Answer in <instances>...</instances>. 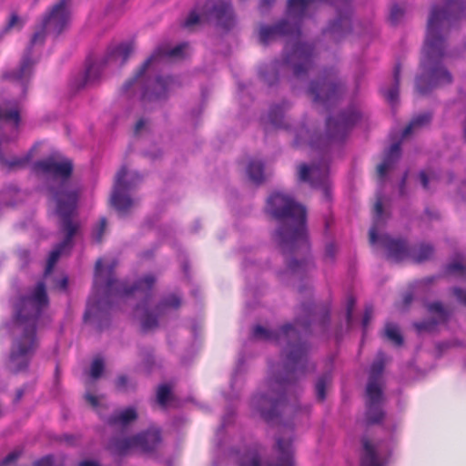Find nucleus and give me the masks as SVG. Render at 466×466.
<instances>
[{
	"label": "nucleus",
	"instance_id": "f257e3e1",
	"mask_svg": "<svg viewBox=\"0 0 466 466\" xmlns=\"http://www.w3.org/2000/svg\"><path fill=\"white\" fill-rule=\"evenodd\" d=\"M301 310L304 319L297 318L293 324H285L279 330H269L260 325L253 329V337L278 344L286 343L283 375L271 378L268 381V391L253 396L251 405L267 421L272 422L279 417L286 405L285 391L289 385L295 382L306 373L308 345L301 340L299 332L309 331L311 322L315 320L316 305L312 302L303 303Z\"/></svg>",
	"mask_w": 466,
	"mask_h": 466
},
{
	"label": "nucleus",
	"instance_id": "f03ea898",
	"mask_svg": "<svg viewBox=\"0 0 466 466\" xmlns=\"http://www.w3.org/2000/svg\"><path fill=\"white\" fill-rule=\"evenodd\" d=\"M328 2L338 9V17L323 30L325 38L335 43L342 41L351 32L350 0H288L287 18L274 25H262L259 29V42L268 45L279 37H289V44L293 46L292 52L284 60L274 62L271 68L291 69L296 78L305 77L313 66L314 46L299 42L301 35L300 24L307 11L316 3Z\"/></svg>",
	"mask_w": 466,
	"mask_h": 466
},
{
	"label": "nucleus",
	"instance_id": "7ed1b4c3",
	"mask_svg": "<svg viewBox=\"0 0 466 466\" xmlns=\"http://www.w3.org/2000/svg\"><path fill=\"white\" fill-rule=\"evenodd\" d=\"M441 1L444 7L441 9L433 5L428 19L420 60L422 72L415 83L416 91L421 96L452 81L451 73L441 65L445 55V35L453 22L466 15V0Z\"/></svg>",
	"mask_w": 466,
	"mask_h": 466
},
{
	"label": "nucleus",
	"instance_id": "20e7f679",
	"mask_svg": "<svg viewBox=\"0 0 466 466\" xmlns=\"http://www.w3.org/2000/svg\"><path fill=\"white\" fill-rule=\"evenodd\" d=\"M49 304L46 285L37 282L22 295L14 306V318L8 325L12 336L8 367L13 372L27 368L38 347L36 329Z\"/></svg>",
	"mask_w": 466,
	"mask_h": 466
},
{
	"label": "nucleus",
	"instance_id": "39448f33",
	"mask_svg": "<svg viewBox=\"0 0 466 466\" xmlns=\"http://www.w3.org/2000/svg\"><path fill=\"white\" fill-rule=\"evenodd\" d=\"M35 169L42 178L52 180L56 185V187H49V191L56 205V213L60 218V230L65 234L64 240L50 252L45 270L46 276L52 271L64 250L71 246L72 238L79 228L78 221L73 218L79 191L67 180L73 170L69 159L50 157L36 162Z\"/></svg>",
	"mask_w": 466,
	"mask_h": 466
},
{
	"label": "nucleus",
	"instance_id": "423d86ee",
	"mask_svg": "<svg viewBox=\"0 0 466 466\" xmlns=\"http://www.w3.org/2000/svg\"><path fill=\"white\" fill-rule=\"evenodd\" d=\"M266 212L279 224L273 238L284 255L309 251L307 211L304 206L289 195L274 192L267 200Z\"/></svg>",
	"mask_w": 466,
	"mask_h": 466
},
{
	"label": "nucleus",
	"instance_id": "0eeeda50",
	"mask_svg": "<svg viewBox=\"0 0 466 466\" xmlns=\"http://www.w3.org/2000/svg\"><path fill=\"white\" fill-rule=\"evenodd\" d=\"M111 272L112 268L104 272L101 259L96 261L94 280L96 292L98 294L100 289H103L107 297L110 295L119 297H127L129 295L143 297V301L135 308L134 317L140 321L144 329L157 327V319L166 316L168 312H171L175 307V297L171 295L167 299L161 300L156 306L154 311L148 309V292L152 289L156 282V278L153 275H146L132 287H128L127 284L115 279Z\"/></svg>",
	"mask_w": 466,
	"mask_h": 466
},
{
	"label": "nucleus",
	"instance_id": "6e6552de",
	"mask_svg": "<svg viewBox=\"0 0 466 466\" xmlns=\"http://www.w3.org/2000/svg\"><path fill=\"white\" fill-rule=\"evenodd\" d=\"M69 5V0H60L44 15L30 39L29 46L21 60L19 67L6 72L4 75L6 79L21 82L22 84L28 79L35 64L32 59V48L35 46L43 45L46 35L56 37L68 28L70 24Z\"/></svg>",
	"mask_w": 466,
	"mask_h": 466
},
{
	"label": "nucleus",
	"instance_id": "1a4fd4ad",
	"mask_svg": "<svg viewBox=\"0 0 466 466\" xmlns=\"http://www.w3.org/2000/svg\"><path fill=\"white\" fill-rule=\"evenodd\" d=\"M174 56V46H158L137 68L134 76L124 84L125 92H129L133 87L139 86L142 100L150 102L165 99L173 86V77L160 75L156 79L150 80L146 79V73L150 68H159L168 65L171 66Z\"/></svg>",
	"mask_w": 466,
	"mask_h": 466
},
{
	"label": "nucleus",
	"instance_id": "9d476101",
	"mask_svg": "<svg viewBox=\"0 0 466 466\" xmlns=\"http://www.w3.org/2000/svg\"><path fill=\"white\" fill-rule=\"evenodd\" d=\"M359 111L352 107L336 117L327 119V130L324 136L311 138L310 147L320 152L329 150L334 145L341 143L353 126L360 120Z\"/></svg>",
	"mask_w": 466,
	"mask_h": 466
},
{
	"label": "nucleus",
	"instance_id": "9b49d317",
	"mask_svg": "<svg viewBox=\"0 0 466 466\" xmlns=\"http://www.w3.org/2000/svg\"><path fill=\"white\" fill-rule=\"evenodd\" d=\"M285 436L276 438L274 451L277 455L274 462L263 464L257 446L249 447L243 452L238 451L236 457L238 466H296L294 450L292 446V431L289 429Z\"/></svg>",
	"mask_w": 466,
	"mask_h": 466
},
{
	"label": "nucleus",
	"instance_id": "f8f14e48",
	"mask_svg": "<svg viewBox=\"0 0 466 466\" xmlns=\"http://www.w3.org/2000/svg\"><path fill=\"white\" fill-rule=\"evenodd\" d=\"M345 92L344 83L337 76L334 69L324 70L321 76L312 81L308 95L316 105L329 109L336 104Z\"/></svg>",
	"mask_w": 466,
	"mask_h": 466
},
{
	"label": "nucleus",
	"instance_id": "ddd939ff",
	"mask_svg": "<svg viewBox=\"0 0 466 466\" xmlns=\"http://www.w3.org/2000/svg\"><path fill=\"white\" fill-rule=\"evenodd\" d=\"M374 222L369 232V240L374 245L378 240L386 248L388 258L400 262L410 258V248L406 240L402 238H393L389 235L378 236V228L383 214V203L381 198H378L373 207Z\"/></svg>",
	"mask_w": 466,
	"mask_h": 466
},
{
	"label": "nucleus",
	"instance_id": "4468645a",
	"mask_svg": "<svg viewBox=\"0 0 466 466\" xmlns=\"http://www.w3.org/2000/svg\"><path fill=\"white\" fill-rule=\"evenodd\" d=\"M160 442L161 434L159 430L150 428L135 436L112 441L110 449L118 454H125L131 449L149 451L156 449Z\"/></svg>",
	"mask_w": 466,
	"mask_h": 466
},
{
	"label": "nucleus",
	"instance_id": "2eb2a0df",
	"mask_svg": "<svg viewBox=\"0 0 466 466\" xmlns=\"http://www.w3.org/2000/svg\"><path fill=\"white\" fill-rule=\"evenodd\" d=\"M139 180L137 174H128L126 167H122L116 176L114 189L111 195V205L119 212H127L135 204L127 192L133 188Z\"/></svg>",
	"mask_w": 466,
	"mask_h": 466
},
{
	"label": "nucleus",
	"instance_id": "dca6fc26",
	"mask_svg": "<svg viewBox=\"0 0 466 466\" xmlns=\"http://www.w3.org/2000/svg\"><path fill=\"white\" fill-rule=\"evenodd\" d=\"M203 15L213 20L219 29L230 31L237 25V18L230 0H208Z\"/></svg>",
	"mask_w": 466,
	"mask_h": 466
},
{
	"label": "nucleus",
	"instance_id": "f3484780",
	"mask_svg": "<svg viewBox=\"0 0 466 466\" xmlns=\"http://www.w3.org/2000/svg\"><path fill=\"white\" fill-rule=\"evenodd\" d=\"M329 176V166L326 162L314 164L309 167L301 164L299 168V178L301 181L309 182L312 187H326Z\"/></svg>",
	"mask_w": 466,
	"mask_h": 466
},
{
	"label": "nucleus",
	"instance_id": "a211bd4d",
	"mask_svg": "<svg viewBox=\"0 0 466 466\" xmlns=\"http://www.w3.org/2000/svg\"><path fill=\"white\" fill-rule=\"evenodd\" d=\"M426 309L428 312L432 315V318L414 323V327L419 332L432 331L438 324L445 323L451 313V311L445 308L440 301L427 304Z\"/></svg>",
	"mask_w": 466,
	"mask_h": 466
},
{
	"label": "nucleus",
	"instance_id": "6ab92c4d",
	"mask_svg": "<svg viewBox=\"0 0 466 466\" xmlns=\"http://www.w3.org/2000/svg\"><path fill=\"white\" fill-rule=\"evenodd\" d=\"M366 421L368 424L381 423L384 419V411L381 408L383 400L382 391L366 390Z\"/></svg>",
	"mask_w": 466,
	"mask_h": 466
},
{
	"label": "nucleus",
	"instance_id": "aec40b11",
	"mask_svg": "<svg viewBox=\"0 0 466 466\" xmlns=\"http://www.w3.org/2000/svg\"><path fill=\"white\" fill-rule=\"evenodd\" d=\"M386 363V356L382 351L378 352L370 370L367 391H382V374Z\"/></svg>",
	"mask_w": 466,
	"mask_h": 466
},
{
	"label": "nucleus",
	"instance_id": "412c9836",
	"mask_svg": "<svg viewBox=\"0 0 466 466\" xmlns=\"http://www.w3.org/2000/svg\"><path fill=\"white\" fill-rule=\"evenodd\" d=\"M109 308L110 305L107 298L100 299L97 298V294H96L88 299L84 318L86 320H91L93 322L99 321L106 315Z\"/></svg>",
	"mask_w": 466,
	"mask_h": 466
},
{
	"label": "nucleus",
	"instance_id": "4be33fe9",
	"mask_svg": "<svg viewBox=\"0 0 466 466\" xmlns=\"http://www.w3.org/2000/svg\"><path fill=\"white\" fill-rule=\"evenodd\" d=\"M134 51L133 42L121 43L110 49L105 57V63L115 62L123 65Z\"/></svg>",
	"mask_w": 466,
	"mask_h": 466
},
{
	"label": "nucleus",
	"instance_id": "5701e85b",
	"mask_svg": "<svg viewBox=\"0 0 466 466\" xmlns=\"http://www.w3.org/2000/svg\"><path fill=\"white\" fill-rule=\"evenodd\" d=\"M400 157V143L396 142L390 146L385 153L383 161L378 165L377 173L380 178H384L388 170L398 161Z\"/></svg>",
	"mask_w": 466,
	"mask_h": 466
},
{
	"label": "nucleus",
	"instance_id": "b1692460",
	"mask_svg": "<svg viewBox=\"0 0 466 466\" xmlns=\"http://www.w3.org/2000/svg\"><path fill=\"white\" fill-rule=\"evenodd\" d=\"M137 418L135 408H127L114 412L108 419L107 423L112 426H126L136 420Z\"/></svg>",
	"mask_w": 466,
	"mask_h": 466
},
{
	"label": "nucleus",
	"instance_id": "393cba45",
	"mask_svg": "<svg viewBox=\"0 0 466 466\" xmlns=\"http://www.w3.org/2000/svg\"><path fill=\"white\" fill-rule=\"evenodd\" d=\"M400 82V65L397 64L393 70V83L389 88L382 87L380 92L384 98L391 105L398 102Z\"/></svg>",
	"mask_w": 466,
	"mask_h": 466
},
{
	"label": "nucleus",
	"instance_id": "a878e982",
	"mask_svg": "<svg viewBox=\"0 0 466 466\" xmlns=\"http://www.w3.org/2000/svg\"><path fill=\"white\" fill-rule=\"evenodd\" d=\"M363 454L360 459V466H382L375 447L368 438L362 439Z\"/></svg>",
	"mask_w": 466,
	"mask_h": 466
},
{
	"label": "nucleus",
	"instance_id": "bb28decb",
	"mask_svg": "<svg viewBox=\"0 0 466 466\" xmlns=\"http://www.w3.org/2000/svg\"><path fill=\"white\" fill-rule=\"evenodd\" d=\"M106 64L105 59L103 61L90 64L86 70L84 80L83 83L80 84V87L95 85L99 80L103 66Z\"/></svg>",
	"mask_w": 466,
	"mask_h": 466
},
{
	"label": "nucleus",
	"instance_id": "cd10ccee",
	"mask_svg": "<svg viewBox=\"0 0 466 466\" xmlns=\"http://www.w3.org/2000/svg\"><path fill=\"white\" fill-rule=\"evenodd\" d=\"M434 253V248L431 244L421 243L418 247L410 248V258L416 263H421L430 259Z\"/></svg>",
	"mask_w": 466,
	"mask_h": 466
},
{
	"label": "nucleus",
	"instance_id": "c85d7f7f",
	"mask_svg": "<svg viewBox=\"0 0 466 466\" xmlns=\"http://www.w3.org/2000/svg\"><path fill=\"white\" fill-rule=\"evenodd\" d=\"M288 107V104L286 102H282L281 105L273 106L268 113V121L269 123L275 127L279 128H288L283 123L284 119V110Z\"/></svg>",
	"mask_w": 466,
	"mask_h": 466
},
{
	"label": "nucleus",
	"instance_id": "c756f323",
	"mask_svg": "<svg viewBox=\"0 0 466 466\" xmlns=\"http://www.w3.org/2000/svg\"><path fill=\"white\" fill-rule=\"evenodd\" d=\"M431 120V113H422L414 116L409 125L402 131V137H406L412 134L418 128L427 126Z\"/></svg>",
	"mask_w": 466,
	"mask_h": 466
},
{
	"label": "nucleus",
	"instance_id": "7c9ffc66",
	"mask_svg": "<svg viewBox=\"0 0 466 466\" xmlns=\"http://www.w3.org/2000/svg\"><path fill=\"white\" fill-rule=\"evenodd\" d=\"M247 173L249 179L258 185L264 181V165L260 161L252 160L249 162Z\"/></svg>",
	"mask_w": 466,
	"mask_h": 466
},
{
	"label": "nucleus",
	"instance_id": "2f4dec72",
	"mask_svg": "<svg viewBox=\"0 0 466 466\" xmlns=\"http://www.w3.org/2000/svg\"><path fill=\"white\" fill-rule=\"evenodd\" d=\"M19 106L17 104L6 105L0 107V119L13 122L15 125L19 123Z\"/></svg>",
	"mask_w": 466,
	"mask_h": 466
},
{
	"label": "nucleus",
	"instance_id": "473e14b6",
	"mask_svg": "<svg viewBox=\"0 0 466 466\" xmlns=\"http://www.w3.org/2000/svg\"><path fill=\"white\" fill-rule=\"evenodd\" d=\"M446 273L457 277H466V258H459L446 267Z\"/></svg>",
	"mask_w": 466,
	"mask_h": 466
},
{
	"label": "nucleus",
	"instance_id": "72a5a7b5",
	"mask_svg": "<svg viewBox=\"0 0 466 466\" xmlns=\"http://www.w3.org/2000/svg\"><path fill=\"white\" fill-rule=\"evenodd\" d=\"M200 24L201 18L199 14L196 10H192L181 24V27L188 32H193Z\"/></svg>",
	"mask_w": 466,
	"mask_h": 466
},
{
	"label": "nucleus",
	"instance_id": "f704fd0d",
	"mask_svg": "<svg viewBox=\"0 0 466 466\" xmlns=\"http://www.w3.org/2000/svg\"><path fill=\"white\" fill-rule=\"evenodd\" d=\"M331 380L330 374L327 373L320 376L315 385L316 396L319 401H323L326 398V388Z\"/></svg>",
	"mask_w": 466,
	"mask_h": 466
},
{
	"label": "nucleus",
	"instance_id": "c9c22d12",
	"mask_svg": "<svg viewBox=\"0 0 466 466\" xmlns=\"http://www.w3.org/2000/svg\"><path fill=\"white\" fill-rule=\"evenodd\" d=\"M171 394V389L167 385H161L157 390L156 403L157 406L165 410L167 405Z\"/></svg>",
	"mask_w": 466,
	"mask_h": 466
},
{
	"label": "nucleus",
	"instance_id": "e433bc0d",
	"mask_svg": "<svg viewBox=\"0 0 466 466\" xmlns=\"http://www.w3.org/2000/svg\"><path fill=\"white\" fill-rule=\"evenodd\" d=\"M0 162L4 168L6 170H12L15 168H21L25 166L28 162V157H13L11 159H5L0 155Z\"/></svg>",
	"mask_w": 466,
	"mask_h": 466
},
{
	"label": "nucleus",
	"instance_id": "4c0bfd02",
	"mask_svg": "<svg viewBox=\"0 0 466 466\" xmlns=\"http://www.w3.org/2000/svg\"><path fill=\"white\" fill-rule=\"evenodd\" d=\"M385 336L396 346H400L403 343V338L400 333L398 327L394 324L389 323L386 325Z\"/></svg>",
	"mask_w": 466,
	"mask_h": 466
},
{
	"label": "nucleus",
	"instance_id": "58836bf2",
	"mask_svg": "<svg viewBox=\"0 0 466 466\" xmlns=\"http://www.w3.org/2000/svg\"><path fill=\"white\" fill-rule=\"evenodd\" d=\"M288 268L292 273H300L309 269L310 261L307 258L302 260L292 258L288 262Z\"/></svg>",
	"mask_w": 466,
	"mask_h": 466
},
{
	"label": "nucleus",
	"instance_id": "ea45409f",
	"mask_svg": "<svg viewBox=\"0 0 466 466\" xmlns=\"http://www.w3.org/2000/svg\"><path fill=\"white\" fill-rule=\"evenodd\" d=\"M104 369H105V363H104L103 359L100 357L94 359V360L91 363V367H90V371H89L90 377L93 380L99 379L104 371Z\"/></svg>",
	"mask_w": 466,
	"mask_h": 466
},
{
	"label": "nucleus",
	"instance_id": "a19ab883",
	"mask_svg": "<svg viewBox=\"0 0 466 466\" xmlns=\"http://www.w3.org/2000/svg\"><path fill=\"white\" fill-rule=\"evenodd\" d=\"M404 15V9L399 5H394L390 8L389 19L392 25L398 24Z\"/></svg>",
	"mask_w": 466,
	"mask_h": 466
},
{
	"label": "nucleus",
	"instance_id": "79ce46f5",
	"mask_svg": "<svg viewBox=\"0 0 466 466\" xmlns=\"http://www.w3.org/2000/svg\"><path fill=\"white\" fill-rule=\"evenodd\" d=\"M107 226V221L105 218H102L99 221V225L94 229L92 237L95 241L101 242L103 235Z\"/></svg>",
	"mask_w": 466,
	"mask_h": 466
},
{
	"label": "nucleus",
	"instance_id": "37998d69",
	"mask_svg": "<svg viewBox=\"0 0 466 466\" xmlns=\"http://www.w3.org/2000/svg\"><path fill=\"white\" fill-rule=\"evenodd\" d=\"M191 54V49L189 44L187 42H183L180 44H177V62L178 60H182L189 56Z\"/></svg>",
	"mask_w": 466,
	"mask_h": 466
},
{
	"label": "nucleus",
	"instance_id": "c03bdc74",
	"mask_svg": "<svg viewBox=\"0 0 466 466\" xmlns=\"http://www.w3.org/2000/svg\"><path fill=\"white\" fill-rule=\"evenodd\" d=\"M129 380L125 375H120L116 380V387L119 391H126L130 387Z\"/></svg>",
	"mask_w": 466,
	"mask_h": 466
},
{
	"label": "nucleus",
	"instance_id": "a18cd8bd",
	"mask_svg": "<svg viewBox=\"0 0 466 466\" xmlns=\"http://www.w3.org/2000/svg\"><path fill=\"white\" fill-rule=\"evenodd\" d=\"M24 25V21L20 18L15 13H13L10 16V19L6 25L5 29L10 30L14 27L21 28Z\"/></svg>",
	"mask_w": 466,
	"mask_h": 466
},
{
	"label": "nucleus",
	"instance_id": "49530a36",
	"mask_svg": "<svg viewBox=\"0 0 466 466\" xmlns=\"http://www.w3.org/2000/svg\"><path fill=\"white\" fill-rule=\"evenodd\" d=\"M355 299L353 297H349L347 299V312H346V318L347 322L350 325L352 320V314L355 307Z\"/></svg>",
	"mask_w": 466,
	"mask_h": 466
},
{
	"label": "nucleus",
	"instance_id": "de8ad7c7",
	"mask_svg": "<svg viewBox=\"0 0 466 466\" xmlns=\"http://www.w3.org/2000/svg\"><path fill=\"white\" fill-rule=\"evenodd\" d=\"M373 315V308L372 306H367L365 308V311L362 318V327L363 329H366L370 324V321Z\"/></svg>",
	"mask_w": 466,
	"mask_h": 466
},
{
	"label": "nucleus",
	"instance_id": "09e8293b",
	"mask_svg": "<svg viewBox=\"0 0 466 466\" xmlns=\"http://www.w3.org/2000/svg\"><path fill=\"white\" fill-rule=\"evenodd\" d=\"M154 365V359L150 352H147L143 360V368L147 372H150Z\"/></svg>",
	"mask_w": 466,
	"mask_h": 466
},
{
	"label": "nucleus",
	"instance_id": "8fccbe9b",
	"mask_svg": "<svg viewBox=\"0 0 466 466\" xmlns=\"http://www.w3.org/2000/svg\"><path fill=\"white\" fill-rule=\"evenodd\" d=\"M452 293L460 303L466 306V290L460 288H454L452 289Z\"/></svg>",
	"mask_w": 466,
	"mask_h": 466
},
{
	"label": "nucleus",
	"instance_id": "3c124183",
	"mask_svg": "<svg viewBox=\"0 0 466 466\" xmlns=\"http://www.w3.org/2000/svg\"><path fill=\"white\" fill-rule=\"evenodd\" d=\"M20 456V452L17 451H15L11 453H9L1 462L0 466H5L8 463H11L15 461L18 457Z\"/></svg>",
	"mask_w": 466,
	"mask_h": 466
},
{
	"label": "nucleus",
	"instance_id": "603ef678",
	"mask_svg": "<svg viewBox=\"0 0 466 466\" xmlns=\"http://www.w3.org/2000/svg\"><path fill=\"white\" fill-rule=\"evenodd\" d=\"M336 254V247L333 243H329L326 246L325 248V257L330 260H332Z\"/></svg>",
	"mask_w": 466,
	"mask_h": 466
},
{
	"label": "nucleus",
	"instance_id": "864d4df0",
	"mask_svg": "<svg viewBox=\"0 0 466 466\" xmlns=\"http://www.w3.org/2000/svg\"><path fill=\"white\" fill-rule=\"evenodd\" d=\"M85 399L93 408L98 407V404H99L98 397H96L91 393H86L85 395Z\"/></svg>",
	"mask_w": 466,
	"mask_h": 466
},
{
	"label": "nucleus",
	"instance_id": "5fc2aeb1",
	"mask_svg": "<svg viewBox=\"0 0 466 466\" xmlns=\"http://www.w3.org/2000/svg\"><path fill=\"white\" fill-rule=\"evenodd\" d=\"M260 76L263 77L264 81L269 86L273 85L279 78L278 73H274V76L271 78V77L268 76L267 73L262 70H260Z\"/></svg>",
	"mask_w": 466,
	"mask_h": 466
},
{
	"label": "nucleus",
	"instance_id": "6e6d98bb",
	"mask_svg": "<svg viewBox=\"0 0 466 466\" xmlns=\"http://www.w3.org/2000/svg\"><path fill=\"white\" fill-rule=\"evenodd\" d=\"M35 466H54L53 457L47 456L36 461Z\"/></svg>",
	"mask_w": 466,
	"mask_h": 466
},
{
	"label": "nucleus",
	"instance_id": "4d7b16f0",
	"mask_svg": "<svg viewBox=\"0 0 466 466\" xmlns=\"http://www.w3.org/2000/svg\"><path fill=\"white\" fill-rule=\"evenodd\" d=\"M420 183H421L423 188L428 189L429 188V177L425 171L420 172Z\"/></svg>",
	"mask_w": 466,
	"mask_h": 466
},
{
	"label": "nucleus",
	"instance_id": "13d9d810",
	"mask_svg": "<svg viewBox=\"0 0 466 466\" xmlns=\"http://www.w3.org/2000/svg\"><path fill=\"white\" fill-rule=\"evenodd\" d=\"M145 125H146V121L144 119L138 120L135 126V132L137 134H138L142 130V128L145 127Z\"/></svg>",
	"mask_w": 466,
	"mask_h": 466
},
{
	"label": "nucleus",
	"instance_id": "bf43d9fd",
	"mask_svg": "<svg viewBox=\"0 0 466 466\" xmlns=\"http://www.w3.org/2000/svg\"><path fill=\"white\" fill-rule=\"evenodd\" d=\"M275 0H260L259 7L261 9L268 8L274 4Z\"/></svg>",
	"mask_w": 466,
	"mask_h": 466
},
{
	"label": "nucleus",
	"instance_id": "052dcab7",
	"mask_svg": "<svg viewBox=\"0 0 466 466\" xmlns=\"http://www.w3.org/2000/svg\"><path fill=\"white\" fill-rule=\"evenodd\" d=\"M407 178H408V172H406L403 175V177H402L400 185V192L401 195H404V188H405V184H406Z\"/></svg>",
	"mask_w": 466,
	"mask_h": 466
},
{
	"label": "nucleus",
	"instance_id": "680f3d73",
	"mask_svg": "<svg viewBox=\"0 0 466 466\" xmlns=\"http://www.w3.org/2000/svg\"><path fill=\"white\" fill-rule=\"evenodd\" d=\"M78 466H99V464L93 461H83L78 464Z\"/></svg>",
	"mask_w": 466,
	"mask_h": 466
},
{
	"label": "nucleus",
	"instance_id": "e2e57ef3",
	"mask_svg": "<svg viewBox=\"0 0 466 466\" xmlns=\"http://www.w3.org/2000/svg\"><path fill=\"white\" fill-rule=\"evenodd\" d=\"M67 278H63L60 281H59V287L62 289H66V287H67Z\"/></svg>",
	"mask_w": 466,
	"mask_h": 466
},
{
	"label": "nucleus",
	"instance_id": "0e129e2a",
	"mask_svg": "<svg viewBox=\"0 0 466 466\" xmlns=\"http://www.w3.org/2000/svg\"><path fill=\"white\" fill-rule=\"evenodd\" d=\"M182 269H183L185 275L187 276L188 272H189V265H188V263L185 262L183 264V266H182Z\"/></svg>",
	"mask_w": 466,
	"mask_h": 466
},
{
	"label": "nucleus",
	"instance_id": "69168bd1",
	"mask_svg": "<svg viewBox=\"0 0 466 466\" xmlns=\"http://www.w3.org/2000/svg\"><path fill=\"white\" fill-rule=\"evenodd\" d=\"M412 300V295L410 293L406 294L404 297V301L406 304H410Z\"/></svg>",
	"mask_w": 466,
	"mask_h": 466
},
{
	"label": "nucleus",
	"instance_id": "338daca9",
	"mask_svg": "<svg viewBox=\"0 0 466 466\" xmlns=\"http://www.w3.org/2000/svg\"><path fill=\"white\" fill-rule=\"evenodd\" d=\"M24 391L23 390H18L16 392L15 400H19L23 397Z\"/></svg>",
	"mask_w": 466,
	"mask_h": 466
},
{
	"label": "nucleus",
	"instance_id": "774afa93",
	"mask_svg": "<svg viewBox=\"0 0 466 466\" xmlns=\"http://www.w3.org/2000/svg\"><path fill=\"white\" fill-rule=\"evenodd\" d=\"M72 439H73V437H72V436H67V435H66V436H65V440H66L67 442H70Z\"/></svg>",
	"mask_w": 466,
	"mask_h": 466
}]
</instances>
